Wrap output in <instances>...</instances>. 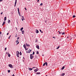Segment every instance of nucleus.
<instances>
[{"mask_svg":"<svg viewBox=\"0 0 76 76\" xmlns=\"http://www.w3.org/2000/svg\"><path fill=\"white\" fill-rule=\"evenodd\" d=\"M5 23H6V22H5V21H4L2 24V26H3V25H4V24H5Z\"/></svg>","mask_w":76,"mask_h":76,"instance_id":"4468645a","label":"nucleus"},{"mask_svg":"<svg viewBox=\"0 0 76 76\" xmlns=\"http://www.w3.org/2000/svg\"><path fill=\"white\" fill-rule=\"evenodd\" d=\"M1 34V32H0V34Z\"/></svg>","mask_w":76,"mask_h":76,"instance_id":"49530a36","label":"nucleus"},{"mask_svg":"<svg viewBox=\"0 0 76 76\" xmlns=\"http://www.w3.org/2000/svg\"><path fill=\"white\" fill-rule=\"evenodd\" d=\"M34 71L35 72H37V71H38V70L37 69H36L34 70Z\"/></svg>","mask_w":76,"mask_h":76,"instance_id":"f3484780","label":"nucleus"},{"mask_svg":"<svg viewBox=\"0 0 76 76\" xmlns=\"http://www.w3.org/2000/svg\"><path fill=\"white\" fill-rule=\"evenodd\" d=\"M40 6H42V3H41V4H40Z\"/></svg>","mask_w":76,"mask_h":76,"instance_id":"c9c22d12","label":"nucleus"},{"mask_svg":"<svg viewBox=\"0 0 76 76\" xmlns=\"http://www.w3.org/2000/svg\"><path fill=\"white\" fill-rule=\"evenodd\" d=\"M17 56L18 57H19V55H17Z\"/></svg>","mask_w":76,"mask_h":76,"instance_id":"2f4dec72","label":"nucleus"},{"mask_svg":"<svg viewBox=\"0 0 76 76\" xmlns=\"http://www.w3.org/2000/svg\"><path fill=\"white\" fill-rule=\"evenodd\" d=\"M34 68H35V67H33V69H34Z\"/></svg>","mask_w":76,"mask_h":76,"instance_id":"5fc2aeb1","label":"nucleus"},{"mask_svg":"<svg viewBox=\"0 0 76 76\" xmlns=\"http://www.w3.org/2000/svg\"><path fill=\"white\" fill-rule=\"evenodd\" d=\"M6 19H7V18L6 17H5L4 18V21L6 20Z\"/></svg>","mask_w":76,"mask_h":76,"instance_id":"2eb2a0df","label":"nucleus"},{"mask_svg":"<svg viewBox=\"0 0 76 76\" xmlns=\"http://www.w3.org/2000/svg\"><path fill=\"white\" fill-rule=\"evenodd\" d=\"M18 40H17L16 42H18Z\"/></svg>","mask_w":76,"mask_h":76,"instance_id":"603ef678","label":"nucleus"},{"mask_svg":"<svg viewBox=\"0 0 76 76\" xmlns=\"http://www.w3.org/2000/svg\"><path fill=\"white\" fill-rule=\"evenodd\" d=\"M25 9L26 10H27V9H26V8H25Z\"/></svg>","mask_w":76,"mask_h":76,"instance_id":"58836bf2","label":"nucleus"},{"mask_svg":"<svg viewBox=\"0 0 76 76\" xmlns=\"http://www.w3.org/2000/svg\"><path fill=\"white\" fill-rule=\"evenodd\" d=\"M7 35H9V33H7Z\"/></svg>","mask_w":76,"mask_h":76,"instance_id":"a18cd8bd","label":"nucleus"},{"mask_svg":"<svg viewBox=\"0 0 76 76\" xmlns=\"http://www.w3.org/2000/svg\"><path fill=\"white\" fill-rule=\"evenodd\" d=\"M18 43H19V42H18L17 43V44H18Z\"/></svg>","mask_w":76,"mask_h":76,"instance_id":"864d4df0","label":"nucleus"},{"mask_svg":"<svg viewBox=\"0 0 76 76\" xmlns=\"http://www.w3.org/2000/svg\"><path fill=\"white\" fill-rule=\"evenodd\" d=\"M45 64H46V62L45 63H44L43 64V66H45Z\"/></svg>","mask_w":76,"mask_h":76,"instance_id":"b1692460","label":"nucleus"},{"mask_svg":"<svg viewBox=\"0 0 76 76\" xmlns=\"http://www.w3.org/2000/svg\"><path fill=\"white\" fill-rule=\"evenodd\" d=\"M75 17H76V16H75V15H73V18H75Z\"/></svg>","mask_w":76,"mask_h":76,"instance_id":"c756f323","label":"nucleus"},{"mask_svg":"<svg viewBox=\"0 0 76 76\" xmlns=\"http://www.w3.org/2000/svg\"><path fill=\"white\" fill-rule=\"evenodd\" d=\"M45 64L46 65V66H47L48 65H47V62H46V64Z\"/></svg>","mask_w":76,"mask_h":76,"instance_id":"c85d7f7f","label":"nucleus"},{"mask_svg":"<svg viewBox=\"0 0 76 76\" xmlns=\"http://www.w3.org/2000/svg\"><path fill=\"white\" fill-rule=\"evenodd\" d=\"M15 70H16V69H15Z\"/></svg>","mask_w":76,"mask_h":76,"instance_id":"680f3d73","label":"nucleus"},{"mask_svg":"<svg viewBox=\"0 0 76 76\" xmlns=\"http://www.w3.org/2000/svg\"><path fill=\"white\" fill-rule=\"evenodd\" d=\"M22 19V21H23V19L22 18V19Z\"/></svg>","mask_w":76,"mask_h":76,"instance_id":"37998d69","label":"nucleus"},{"mask_svg":"<svg viewBox=\"0 0 76 76\" xmlns=\"http://www.w3.org/2000/svg\"><path fill=\"white\" fill-rule=\"evenodd\" d=\"M7 50V48H5V50L6 51V50Z\"/></svg>","mask_w":76,"mask_h":76,"instance_id":"e433bc0d","label":"nucleus"},{"mask_svg":"<svg viewBox=\"0 0 76 76\" xmlns=\"http://www.w3.org/2000/svg\"><path fill=\"white\" fill-rule=\"evenodd\" d=\"M28 69L29 70H32V69L28 68Z\"/></svg>","mask_w":76,"mask_h":76,"instance_id":"dca6fc26","label":"nucleus"},{"mask_svg":"<svg viewBox=\"0 0 76 76\" xmlns=\"http://www.w3.org/2000/svg\"><path fill=\"white\" fill-rule=\"evenodd\" d=\"M60 47V46H59L58 47H57V48H56V49H58V48H59Z\"/></svg>","mask_w":76,"mask_h":76,"instance_id":"bb28decb","label":"nucleus"},{"mask_svg":"<svg viewBox=\"0 0 76 76\" xmlns=\"http://www.w3.org/2000/svg\"><path fill=\"white\" fill-rule=\"evenodd\" d=\"M60 32V31H58V32Z\"/></svg>","mask_w":76,"mask_h":76,"instance_id":"13d9d810","label":"nucleus"},{"mask_svg":"<svg viewBox=\"0 0 76 76\" xmlns=\"http://www.w3.org/2000/svg\"><path fill=\"white\" fill-rule=\"evenodd\" d=\"M35 32L36 33V34H38L39 33V31H38V30L36 29L35 31Z\"/></svg>","mask_w":76,"mask_h":76,"instance_id":"39448f33","label":"nucleus"},{"mask_svg":"<svg viewBox=\"0 0 76 76\" xmlns=\"http://www.w3.org/2000/svg\"><path fill=\"white\" fill-rule=\"evenodd\" d=\"M30 59L32 60V58H34V56H32V54H31L30 55Z\"/></svg>","mask_w":76,"mask_h":76,"instance_id":"f257e3e1","label":"nucleus"},{"mask_svg":"<svg viewBox=\"0 0 76 76\" xmlns=\"http://www.w3.org/2000/svg\"><path fill=\"white\" fill-rule=\"evenodd\" d=\"M17 55H19V52L18 51H17L16 52Z\"/></svg>","mask_w":76,"mask_h":76,"instance_id":"9d476101","label":"nucleus"},{"mask_svg":"<svg viewBox=\"0 0 76 76\" xmlns=\"http://www.w3.org/2000/svg\"><path fill=\"white\" fill-rule=\"evenodd\" d=\"M64 66H63L62 68V70H63L64 69Z\"/></svg>","mask_w":76,"mask_h":76,"instance_id":"aec40b11","label":"nucleus"},{"mask_svg":"<svg viewBox=\"0 0 76 76\" xmlns=\"http://www.w3.org/2000/svg\"><path fill=\"white\" fill-rule=\"evenodd\" d=\"M3 14V12H1V15H2Z\"/></svg>","mask_w":76,"mask_h":76,"instance_id":"a19ab883","label":"nucleus"},{"mask_svg":"<svg viewBox=\"0 0 76 76\" xmlns=\"http://www.w3.org/2000/svg\"><path fill=\"white\" fill-rule=\"evenodd\" d=\"M27 47H30V45H28V44H27V43H26V44Z\"/></svg>","mask_w":76,"mask_h":76,"instance_id":"9b49d317","label":"nucleus"},{"mask_svg":"<svg viewBox=\"0 0 76 76\" xmlns=\"http://www.w3.org/2000/svg\"><path fill=\"white\" fill-rule=\"evenodd\" d=\"M7 54L8 55V56L10 57V54H9V53H8Z\"/></svg>","mask_w":76,"mask_h":76,"instance_id":"ddd939ff","label":"nucleus"},{"mask_svg":"<svg viewBox=\"0 0 76 76\" xmlns=\"http://www.w3.org/2000/svg\"><path fill=\"white\" fill-rule=\"evenodd\" d=\"M34 54H35V52H34V51L33 53V55H34Z\"/></svg>","mask_w":76,"mask_h":76,"instance_id":"f704fd0d","label":"nucleus"},{"mask_svg":"<svg viewBox=\"0 0 76 76\" xmlns=\"http://www.w3.org/2000/svg\"><path fill=\"white\" fill-rule=\"evenodd\" d=\"M12 76H15V75H14V74H13V75H12Z\"/></svg>","mask_w":76,"mask_h":76,"instance_id":"3c124183","label":"nucleus"},{"mask_svg":"<svg viewBox=\"0 0 76 76\" xmlns=\"http://www.w3.org/2000/svg\"><path fill=\"white\" fill-rule=\"evenodd\" d=\"M25 49L26 51V50H28V48L26 49V48H25Z\"/></svg>","mask_w":76,"mask_h":76,"instance_id":"7c9ffc66","label":"nucleus"},{"mask_svg":"<svg viewBox=\"0 0 76 76\" xmlns=\"http://www.w3.org/2000/svg\"><path fill=\"white\" fill-rule=\"evenodd\" d=\"M72 39V38H71V39Z\"/></svg>","mask_w":76,"mask_h":76,"instance_id":"052dcab7","label":"nucleus"},{"mask_svg":"<svg viewBox=\"0 0 76 76\" xmlns=\"http://www.w3.org/2000/svg\"><path fill=\"white\" fill-rule=\"evenodd\" d=\"M40 72H37L36 73L37 75H39L40 74Z\"/></svg>","mask_w":76,"mask_h":76,"instance_id":"412c9836","label":"nucleus"},{"mask_svg":"<svg viewBox=\"0 0 76 76\" xmlns=\"http://www.w3.org/2000/svg\"><path fill=\"white\" fill-rule=\"evenodd\" d=\"M62 33V32L61 33V32H60V31H59V34H61Z\"/></svg>","mask_w":76,"mask_h":76,"instance_id":"473e14b6","label":"nucleus"},{"mask_svg":"<svg viewBox=\"0 0 76 76\" xmlns=\"http://www.w3.org/2000/svg\"><path fill=\"white\" fill-rule=\"evenodd\" d=\"M10 20H8V23H10Z\"/></svg>","mask_w":76,"mask_h":76,"instance_id":"a211bd4d","label":"nucleus"},{"mask_svg":"<svg viewBox=\"0 0 76 76\" xmlns=\"http://www.w3.org/2000/svg\"><path fill=\"white\" fill-rule=\"evenodd\" d=\"M18 14L19 15V16H20V12H19V8H18Z\"/></svg>","mask_w":76,"mask_h":76,"instance_id":"423d86ee","label":"nucleus"},{"mask_svg":"<svg viewBox=\"0 0 76 76\" xmlns=\"http://www.w3.org/2000/svg\"><path fill=\"white\" fill-rule=\"evenodd\" d=\"M65 75V73H62L60 75V76H64Z\"/></svg>","mask_w":76,"mask_h":76,"instance_id":"1a4fd4ad","label":"nucleus"},{"mask_svg":"<svg viewBox=\"0 0 76 76\" xmlns=\"http://www.w3.org/2000/svg\"><path fill=\"white\" fill-rule=\"evenodd\" d=\"M35 57H36V58H37V56L35 55Z\"/></svg>","mask_w":76,"mask_h":76,"instance_id":"09e8293b","label":"nucleus"},{"mask_svg":"<svg viewBox=\"0 0 76 76\" xmlns=\"http://www.w3.org/2000/svg\"><path fill=\"white\" fill-rule=\"evenodd\" d=\"M21 29H23V27H22L21 28Z\"/></svg>","mask_w":76,"mask_h":76,"instance_id":"8fccbe9b","label":"nucleus"},{"mask_svg":"<svg viewBox=\"0 0 76 76\" xmlns=\"http://www.w3.org/2000/svg\"><path fill=\"white\" fill-rule=\"evenodd\" d=\"M53 38H55V37H53Z\"/></svg>","mask_w":76,"mask_h":76,"instance_id":"de8ad7c7","label":"nucleus"},{"mask_svg":"<svg viewBox=\"0 0 76 76\" xmlns=\"http://www.w3.org/2000/svg\"><path fill=\"white\" fill-rule=\"evenodd\" d=\"M23 58L24 59H25V58H24V57H23Z\"/></svg>","mask_w":76,"mask_h":76,"instance_id":"6e6d98bb","label":"nucleus"},{"mask_svg":"<svg viewBox=\"0 0 76 76\" xmlns=\"http://www.w3.org/2000/svg\"><path fill=\"white\" fill-rule=\"evenodd\" d=\"M11 35H10V36L8 37V39H10V36Z\"/></svg>","mask_w":76,"mask_h":76,"instance_id":"4c0bfd02","label":"nucleus"},{"mask_svg":"<svg viewBox=\"0 0 76 76\" xmlns=\"http://www.w3.org/2000/svg\"><path fill=\"white\" fill-rule=\"evenodd\" d=\"M36 48H37L39 50V46L38 45L36 46Z\"/></svg>","mask_w":76,"mask_h":76,"instance_id":"6e6552de","label":"nucleus"},{"mask_svg":"<svg viewBox=\"0 0 76 76\" xmlns=\"http://www.w3.org/2000/svg\"><path fill=\"white\" fill-rule=\"evenodd\" d=\"M31 51V50H28L26 51V53H30Z\"/></svg>","mask_w":76,"mask_h":76,"instance_id":"20e7f679","label":"nucleus"},{"mask_svg":"<svg viewBox=\"0 0 76 76\" xmlns=\"http://www.w3.org/2000/svg\"><path fill=\"white\" fill-rule=\"evenodd\" d=\"M19 39V37H18V38H17V39L18 40V39Z\"/></svg>","mask_w":76,"mask_h":76,"instance_id":"ea45409f","label":"nucleus"},{"mask_svg":"<svg viewBox=\"0 0 76 76\" xmlns=\"http://www.w3.org/2000/svg\"><path fill=\"white\" fill-rule=\"evenodd\" d=\"M23 47L24 48H26V45H25V44H24V45H23Z\"/></svg>","mask_w":76,"mask_h":76,"instance_id":"f8f14e48","label":"nucleus"},{"mask_svg":"<svg viewBox=\"0 0 76 76\" xmlns=\"http://www.w3.org/2000/svg\"><path fill=\"white\" fill-rule=\"evenodd\" d=\"M17 3V0H15V3L14 7H16V3Z\"/></svg>","mask_w":76,"mask_h":76,"instance_id":"0eeeda50","label":"nucleus"},{"mask_svg":"<svg viewBox=\"0 0 76 76\" xmlns=\"http://www.w3.org/2000/svg\"><path fill=\"white\" fill-rule=\"evenodd\" d=\"M43 56H44V55H43Z\"/></svg>","mask_w":76,"mask_h":76,"instance_id":"0e129e2a","label":"nucleus"},{"mask_svg":"<svg viewBox=\"0 0 76 76\" xmlns=\"http://www.w3.org/2000/svg\"><path fill=\"white\" fill-rule=\"evenodd\" d=\"M3 1V0H0V1Z\"/></svg>","mask_w":76,"mask_h":76,"instance_id":"79ce46f5","label":"nucleus"},{"mask_svg":"<svg viewBox=\"0 0 76 76\" xmlns=\"http://www.w3.org/2000/svg\"><path fill=\"white\" fill-rule=\"evenodd\" d=\"M22 19H23V20H25V18H24V17L22 16Z\"/></svg>","mask_w":76,"mask_h":76,"instance_id":"6ab92c4d","label":"nucleus"},{"mask_svg":"<svg viewBox=\"0 0 76 76\" xmlns=\"http://www.w3.org/2000/svg\"><path fill=\"white\" fill-rule=\"evenodd\" d=\"M15 37H17V36H15Z\"/></svg>","mask_w":76,"mask_h":76,"instance_id":"bf43d9fd","label":"nucleus"},{"mask_svg":"<svg viewBox=\"0 0 76 76\" xmlns=\"http://www.w3.org/2000/svg\"><path fill=\"white\" fill-rule=\"evenodd\" d=\"M8 73H10V70H8Z\"/></svg>","mask_w":76,"mask_h":76,"instance_id":"cd10ccee","label":"nucleus"},{"mask_svg":"<svg viewBox=\"0 0 76 76\" xmlns=\"http://www.w3.org/2000/svg\"><path fill=\"white\" fill-rule=\"evenodd\" d=\"M37 69H38V68H37Z\"/></svg>","mask_w":76,"mask_h":76,"instance_id":"e2e57ef3","label":"nucleus"},{"mask_svg":"<svg viewBox=\"0 0 76 76\" xmlns=\"http://www.w3.org/2000/svg\"><path fill=\"white\" fill-rule=\"evenodd\" d=\"M37 0V2H39V0Z\"/></svg>","mask_w":76,"mask_h":76,"instance_id":"c03bdc74","label":"nucleus"},{"mask_svg":"<svg viewBox=\"0 0 76 76\" xmlns=\"http://www.w3.org/2000/svg\"><path fill=\"white\" fill-rule=\"evenodd\" d=\"M37 54H39V53H38V51H37V53H36Z\"/></svg>","mask_w":76,"mask_h":76,"instance_id":"72a5a7b5","label":"nucleus"},{"mask_svg":"<svg viewBox=\"0 0 76 76\" xmlns=\"http://www.w3.org/2000/svg\"><path fill=\"white\" fill-rule=\"evenodd\" d=\"M39 31H40V32H41V33H43V31H41V29H40L39 30Z\"/></svg>","mask_w":76,"mask_h":76,"instance_id":"4be33fe9","label":"nucleus"},{"mask_svg":"<svg viewBox=\"0 0 76 76\" xmlns=\"http://www.w3.org/2000/svg\"><path fill=\"white\" fill-rule=\"evenodd\" d=\"M38 42V39H36V41H35V42Z\"/></svg>","mask_w":76,"mask_h":76,"instance_id":"393cba45","label":"nucleus"},{"mask_svg":"<svg viewBox=\"0 0 76 76\" xmlns=\"http://www.w3.org/2000/svg\"><path fill=\"white\" fill-rule=\"evenodd\" d=\"M8 66L10 68H13V66H12V64H9L8 65Z\"/></svg>","mask_w":76,"mask_h":76,"instance_id":"f03ea898","label":"nucleus"},{"mask_svg":"<svg viewBox=\"0 0 76 76\" xmlns=\"http://www.w3.org/2000/svg\"><path fill=\"white\" fill-rule=\"evenodd\" d=\"M28 0V1H30L31 0Z\"/></svg>","mask_w":76,"mask_h":76,"instance_id":"4d7b16f0","label":"nucleus"},{"mask_svg":"<svg viewBox=\"0 0 76 76\" xmlns=\"http://www.w3.org/2000/svg\"><path fill=\"white\" fill-rule=\"evenodd\" d=\"M62 35H64V34H65V32H63V33H62Z\"/></svg>","mask_w":76,"mask_h":76,"instance_id":"a878e982","label":"nucleus"},{"mask_svg":"<svg viewBox=\"0 0 76 76\" xmlns=\"http://www.w3.org/2000/svg\"><path fill=\"white\" fill-rule=\"evenodd\" d=\"M20 56H22V53L21 52H20Z\"/></svg>","mask_w":76,"mask_h":76,"instance_id":"5701e85b","label":"nucleus"},{"mask_svg":"<svg viewBox=\"0 0 76 76\" xmlns=\"http://www.w3.org/2000/svg\"><path fill=\"white\" fill-rule=\"evenodd\" d=\"M20 31H22V34H24V30H23V29H20Z\"/></svg>","mask_w":76,"mask_h":76,"instance_id":"7ed1b4c3","label":"nucleus"}]
</instances>
